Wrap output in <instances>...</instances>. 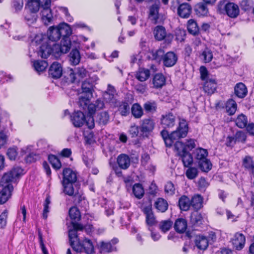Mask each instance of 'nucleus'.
I'll list each match as a JSON object with an SVG mask.
<instances>
[{"label": "nucleus", "mask_w": 254, "mask_h": 254, "mask_svg": "<svg viewBox=\"0 0 254 254\" xmlns=\"http://www.w3.org/2000/svg\"><path fill=\"white\" fill-rule=\"evenodd\" d=\"M189 130L188 124L184 119L179 118V126L175 130L170 134L166 130H163L161 135L167 146L170 147L176 140L187 136Z\"/></svg>", "instance_id": "1"}, {"label": "nucleus", "mask_w": 254, "mask_h": 254, "mask_svg": "<svg viewBox=\"0 0 254 254\" xmlns=\"http://www.w3.org/2000/svg\"><path fill=\"white\" fill-rule=\"evenodd\" d=\"M63 41L62 45L54 44L52 47L47 42L43 43L39 47L38 55L42 58L46 59L51 54L60 55L67 53L71 48V42L66 38Z\"/></svg>", "instance_id": "2"}, {"label": "nucleus", "mask_w": 254, "mask_h": 254, "mask_svg": "<svg viewBox=\"0 0 254 254\" xmlns=\"http://www.w3.org/2000/svg\"><path fill=\"white\" fill-rule=\"evenodd\" d=\"M71 33L72 31L69 25L65 23H63L57 26H51L48 30L47 35L49 39L52 41H57L63 36L60 44L62 45L63 41L65 38L70 42L69 36Z\"/></svg>", "instance_id": "3"}, {"label": "nucleus", "mask_w": 254, "mask_h": 254, "mask_svg": "<svg viewBox=\"0 0 254 254\" xmlns=\"http://www.w3.org/2000/svg\"><path fill=\"white\" fill-rule=\"evenodd\" d=\"M193 156L198 164V167L203 172H208L212 168L210 161L207 158L208 151L202 148H197L192 152Z\"/></svg>", "instance_id": "4"}, {"label": "nucleus", "mask_w": 254, "mask_h": 254, "mask_svg": "<svg viewBox=\"0 0 254 254\" xmlns=\"http://www.w3.org/2000/svg\"><path fill=\"white\" fill-rule=\"evenodd\" d=\"M64 187V192L69 196H73L74 200L76 203H80L84 199L83 193L80 186L76 183H62Z\"/></svg>", "instance_id": "5"}, {"label": "nucleus", "mask_w": 254, "mask_h": 254, "mask_svg": "<svg viewBox=\"0 0 254 254\" xmlns=\"http://www.w3.org/2000/svg\"><path fill=\"white\" fill-rule=\"evenodd\" d=\"M22 172L21 168L16 167L13 168L11 171L4 173L3 175L0 183L2 187L12 186L11 183L14 181L16 177H18Z\"/></svg>", "instance_id": "6"}, {"label": "nucleus", "mask_w": 254, "mask_h": 254, "mask_svg": "<svg viewBox=\"0 0 254 254\" xmlns=\"http://www.w3.org/2000/svg\"><path fill=\"white\" fill-rule=\"evenodd\" d=\"M74 251L77 253L85 252L87 254H91L94 252V247L92 241L87 238L80 239L77 244L74 246Z\"/></svg>", "instance_id": "7"}, {"label": "nucleus", "mask_w": 254, "mask_h": 254, "mask_svg": "<svg viewBox=\"0 0 254 254\" xmlns=\"http://www.w3.org/2000/svg\"><path fill=\"white\" fill-rule=\"evenodd\" d=\"M141 209L146 216V222L148 225L153 226L156 223V218L152 209V205L150 200L146 206L142 205Z\"/></svg>", "instance_id": "8"}, {"label": "nucleus", "mask_w": 254, "mask_h": 254, "mask_svg": "<svg viewBox=\"0 0 254 254\" xmlns=\"http://www.w3.org/2000/svg\"><path fill=\"white\" fill-rule=\"evenodd\" d=\"M231 242L234 249L240 251L245 247L246 237L242 233L237 232L234 234L233 238L231 239Z\"/></svg>", "instance_id": "9"}, {"label": "nucleus", "mask_w": 254, "mask_h": 254, "mask_svg": "<svg viewBox=\"0 0 254 254\" xmlns=\"http://www.w3.org/2000/svg\"><path fill=\"white\" fill-rule=\"evenodd\" d=\"M83 229V226L80 224H77L74 225V229L69 230L68 231V237L70 242V245L72 249H74V246H75L78 243V241L80 239L78 238L77 231L82 230Z\"/></svg>", "instance_id": "10"}, {"label": "nucleus", "mask_w": 254, "mask_h": 254, "mask_svg": "<svg viewBox=\"0 0 254 254\" xmlns=\"http://www.w3.org/2000/svg\"><path fill=\"white\" fill-rule=\"evenodd\" d=\"M160 2L158 1L151 5L149 8L148 19L154 24L159 22L160 14Z\"/></svg>", "instance_id": "11"}, {"label": "nucleus", "mask_w": 254, "mask_h": 254, "mask_svg": "<svg viewBox=\"0 0 254 254\" xmlns=\"http://www.w3.org/2000/svg\"><path fill=\"white\" fill-rule=\"evenodd\" d=\"M176 122L175 116L171 113L161 116L160 124L163 128H171L174 126Z\"/></svg>", "instance_id": "12"}, {"label": "nucleus", "mask_w": 254, "mask_h": 254, "mask_svg": "<svg viewBox=\"0 0 254 254\" xmlns=\"http://www.w3.org/2000/svg\"><path fill=\"white\" fill-rule=\"evenodd\" d=\"M70 117L72 123L75 127H80L85 123V116L81 111L74 112Z\"/></svg>", "instance_id": "13"}, {"label": "nucleus", "mask_w": 254, "mask_h": 254, "mask_svg": "<svg viewBox=\"0 0 254 254\" xmlns=\"http://www.w3.org/2000/svg\"><path fill=\"white\" fill-rule=\"evenodd\" d=\"M118 242L119 240L117 238H114L110 242L102 241L100 243V250L103 253H110L115 251L116 247L114 245Z\"/></svg>", "instance_id": "14"}, {"label": "nucleus", "mask_w": 254, "mask_h": 254, "mask_svg": "<svg viewBox=\"0 0 254 254\" xmlns=\"http://www.w3.org/2000/svg\"><path fill=\"white\" fill-rule=\"evenodd\" d=\"M63 72V68L60 64L58 62L53 63L49 70V74L55 79L61 77Z\"/></svg>", "instance_id": "15"}, {"label": "nucleus", "mask_w": 254, "mask_h": 254, "mask_svg": "<svg viewBox=\"0 0 254 254\" xmlns=\"http://www.w3.org/2000/svg\"><path fill=\"white\" fill-rule=\"evenodd\" d=\"M177 61L178 56L173 52H167L163 58L164 65L166 67L173 66L176 64Z\"/></svg>", "instance_id": "16"}, {"label": "nucleus", "mask_w": 254, "mask_h": 254, "mask_svg": "<svg viewBox=\"0 0 254 254\" xmlns=\"http://www.w3.org/2000/svg\"><path fill=\"white\" fill-rule=\"evenodd\" d=\"M63 180L62 183H76V173L70 168H65L63 170Z\"/></svg>", "instance_id": "17"}, {"label": "nucleus", "mask_w": 254, "mask_h": 254, "mask_svg": "<svg viewBox=\"0 0 254 254\" xmlns=\"http://www.w3.org/2000/svg\"><path fill=\"white\" fill-rule=\"evenodd\" d=\"M195 246L200 250H205L209 245L208 238L201 235H196L194 240Z\"/></svg>", "instance_id": "18"}, {"label": "nucleus", "mask_w": 254, "mask_h": 254, "mask_svg": "<svg viewBox=\"0 0 254 254\" xmlns=\"http://www.w3.org/2000/svg\"><path fill=\"white\" fill-rule=\"evenodd\" d=\"M178 14L182 18H187L189 17L191 12V7L188 3H183L177 8Z\"/></svg>", "instance_id": "19"}, {"label": "nucleus", "mask_w": 254, "mask_h": 254, "mask_svg": "<svg viewBox=\"0 0 254 254\" xmlns=\"http://www.w3.org/2000/svg\"><path fill=\"white\" fill-rule=\"evenodd\" d=\"M227 14L231 18L236 17L239 13L238 6L233 2H229L224 6Z\"/></svg>", "instance_id": "20"}, {"label": "nucleus", "mask_w": 254, "mask_h": 254, "mask_svg": "<svg viewBox=\"0 0 254 254\" xmlns=\"http://www.w3.org/2000/svg\"><path fill=\"white\" fill-rule=\"evenodd\" d=\"M118 165L123 170L127 169L130 165V158L127 154H121L117 158Z\"/></svg>", "instance_id": "21"}, {"label": "nucleus", "mask_w": 254, "mask_h": 254, "mask_svg": "<svg viewBox=\"0 0 254 254\" xmlns=\"http://www.w3.org/2000/svg\"><path fill=\"white\" fill-rule=\"evenodd\" d=\"M13 190L12 186L3 187L2 190L0 191V204H3L8 200L11 197Z\"/></svg>", "instance_id": "22"}, {"label": "nucleus", "mask_w": 254, "mask_h": 254, "mask_svg": "<svg viewBox=\"0 0 254 254\" xmlns=\"http://www.w3.org/2000/svg\"><path fill=\"white\" fill-rule=\"evenodd\" d=\"M41 14L42 20L45 24L48 25L53 21V16L50 6L42 8Z\"/></svg>", "instance_id": "23"}, {"label": "nucleus", "mask_w": 254, "mask_h": 254, "mask_svg": "<svg viewBox=\"0 0 254 254\" xmlns=\"http://www.w3.org/2000/svg\"><path fill=\"white\" fill-rule=\"evenodd\" d=\"M216 82L214 79L206 80L203 86L204 91L208 95L213 94L216 90Z\"/></svg>", "instance_id": "24"}, {"label": "nucleus", "mask_w": 254, "mask_h": 254, "mask_svg": "<svg viewBox=\"0 0 254 254\" xmlns=\"http://www.w3.org/2000/svg\"><path fill=\"white\" fill-rule=\"evenodd\" d=\"M166 83V78L162 73L155 74L152 78L153 87L156 89L161 88Z\"/></svg>", "instance_id": "25"}, {"label": "nucleus", "mask_w": 254, "mask_h": 254, "mask_svg": "<svg viewBox=\"0 0 254 254\" xmlns=\"http://www.w3.org/2000/svg\"><path fill=\"white\" fill-rule=\"evenodd\" d=\"M94 83L90 78L86 79L82 83L81 89L82 93L92 96Z\"/></svg>", "instance_id": "26"}, {"label": "nucleus", "mask_w": 254, "mask_h": 254, "mask_svg": "<svg viewBox=\"0 0 254 254\" xmlns=\"http://www.w3.org/2000/svg\"><path fill=\"white\" fill-rule=\"evenodd\" d=\"M187 227V221L183 218L177 219L174 224L175 230L178 233H184L186 231Z\"/></svg>", "instance_id": "27"}, {"label": "nucleus", "mask_w": 254, "mask_h": 254, "mask_svg": "<svg viewBox=\"0 0 254 254\" xmlns=\"http://www.w3.org/2000/svg\"><path fill=\"white\" fill-rule=\"evenodd\" d=\"M104 107V102L101 99H97L95 103L93 104L89 103L87 109L90 115L94 114L96 110L102 109Z\"/></svg>", "instance_id": "28"}, {"label": "nucleus", "mask_w": 254, "mask_h": 254, "mask_svg": "<svg viewBox=\"0 0 254 254\" xmlns=\"http://www.w3.org/2000/svg\"><path fill=\"white\" fill-rule=\"evenodd\" d=\"M154 207L158 211L163 213L168 209V203L165 199L159 197L155 201Z\"/></svg>", "instance_id": "29"}, {"label": "nucleus", "mask_w": 254, "mask_h": 254, "mask_svg": "<svg viewBox=\"0 0 254 254\" xmlns=\"http://www.w3.org/2000/svg\"><path fill=\"white\" fill-rule=\"evenodd\" d=\"M178 205L181 210L188 211L191 206L190 199L186 195H182L179 199Z\"/></svg>", "instance_id": "30"}, {"label": "nucleus", "mask_w": 254, "mask_h": 254, "mask_svg": "<svg viewBox=\"0 0 254 254\" xmlns=\"http://www.w3.org/2000/svg\"><path fill=\"white\" fill-rule=\"evenodd\" d=\"M150 72L149 69L140 68L136 72L135 77L139 81L143 82L146 81L150 76Z\"/></svg>", "instance_id": "31"}, {"label": "nucleus", "mask_w": 254, "mask_h": 254, "mask_svg": "<svg viewBox=\"0 0 254 254\" xmlns=\"http://www.w3.org/2000/svg\"><path fill=\"white\" fill-rule=\"evenodd\" d=\"M190 202L191 206L194 209L199 210L203 206V198L200 195H194L192 197Z\"/></svg>", "instance_id": "32"}, {"label": "nucleus", "mask_w": 254, "mask_h": 254, "mask_svg": "<svg viewBox=\"0 0 254 254\" xmlns=\"http://www.w3.org/2000/svg\"><path fill=\"white\" fill-rule=\"evenodd\" d=\"M154 127L153 121L149 119H144L142 121L141 126V130L143 133L149 132L151 131Z\"/></svg>", "instance_id": "33"}, {"label": "nucleus", "mask_w": 254, "mask_h": 254, "mask_svg": "<svg viewBox=\"0 0 254 254\" xmlns=\"http://www.w3.org/2000/svg\"><path fill=\"white\" fill-rule=\"evenodd\" d=\"M247 89L243 83H239L235 87V93L239 98H243L245 97L247 94Z\"/></svg>", "instance_id": "34"}, {"label": "nucleus", "mask_w": 254, "mask_h": 254, "mask_svg": "<svg viewBox=\"0 0 254 254\" xmlns=\"http://www.w3.org/2000/svg\"><path fill=\"white\" fill-rule=\"evenodd\" d=\"M132 192L136 198L141 199L144 194L142 185L139 183L135 184L132 187Z\"/></svg>", "instance_id": "35"}, {"label": "nucleus", "mask_w": 254, "mask_h": 254, "mask_svg": "<svg viewBox=\"0 0 254 254\" xmlns=\"http://www.w3.org/2000/svg\"><path fill=\"white\" fill-rule=\"evenodd\" d=\"M40 6L38 0H28L26 7L31 13H35L39 11Z\"/></svg>", "instance_id": "36"}, {"label": "nucleus", "mask_w": 254, "mask_h": 254, "mask_svg": "<svg viewBox=\"0 0 254 254\" xmlns=\"http://www.w3.org/2000/svg\"><path fill=\"white\" fill-rule=\"evenodd\" d=\"M110 116L106 111L102 112L98 114L96 117V121L101 125H106L109 121Z\"/></svg>", "instance_id": "37"}, {"label": "nucleus", "mask_w": 254, "mask_h": 254, "mask_svg": "<svg viewBox=\"0 0 254 254\" xmlns=\"http://www.w3.org/2000/svg\"><path fill=\"white\" fill-rule=\"evenodd\" d=\"M154 34L155 38L158 41L162 40L166 35V32L164 27L157 26L154 29Z\"/></svg>", "instance_id": "38"}, {"label": "nucleus", "mask_w": 254, "mask_h": 254, "mask_svg": "<svg viewBox=\"0 0 254 254\" xmlns=\"http://www.w3.org/2000/svg\"><path fill=\"white\" fill-rule=\"evenodd\" d=\"M131 112L133 116L136 119L140 118L143 114L142 108L138 103H135L132 105Z\"/></svg>", "instance_id": "39"}, {"label": "nucleus", "mask_w": 254, "mask_h": 254, "mask_svg": "<svg viewBox=\"0 0 254 254\" xmlns=\"http://www.w3.org/2000/svg\"><path fill=\"white\" fill-rule=\"evenodd\" d=\"M188 30L190 33L196 35L199 33V27L193 19H190L188 22Z\"/></svg>", "instance_id": "40"}, {"label": "nucleus", "mask_w": 254, "mask_h": 254, "mask_svg": "<svg viewBox=\"0 0 254 254\" xmlns=\"http://www.w3.org/2000/svg\"><path fill=\"white\" fill-rule=\"evenodd\" d=\"M69 61L73 65H76L79 64L80 61V55L78 50L73 49L69 54Z\"/></svg>", "instance_id": "41"}, {"label": "nucleus", "mask_w": 254, "mask_h": 254, "mask_svg": "<svg viewBox=\"0 0 254 254\" xmlns=\"http://www.w3.org/2000/svg\"><path fill=\"white\" fill-rule=\"evenodd\" d=\"M180 157L184 167H189L192 164L193 161V157L191 154L188 151L180 156Z\"/></svg>", "instance_id": "42"}, {"label": "nucleus", "mask_w": 254, "mask_h": 254, "mask_svg": "<svg viewBox=\"0 0 254 254\" xmlns=\"http://www.w3.org/2000/svg\"><path fill=\"white\" fill-rule=\"evenodd\" d=\"M92 96H88L85 94V96L81 95L79 97L78 102V105L79 107L82 110H85L87 109V107L90 103V98Z\"/></svg>", "instance_id": "43"}, {"label": "nucleus", "mask_w": 254, "mask_h": 254, "mask_svg": "<svg viewBox=\"0 0 254 254\" xmlns=\"http://www.w3.org/2000/svg\"><path fill=\"white\" fill-rule=\"evenodd\" d=\"M237 104L233 99L229 100L226 104V110L229 115H234L237 110Z\"/></svg>", "instance_id": "44"}, {"label": "nucleus", "mask_w": 254, "mask_h": 254, "mask_svg": "<svg viewBox=\"0 0 254 254\" xmlns=\"http://www.w3.org/2000/svg\"><path fill=\"white\" fill-rule=\"evenodd\" d=\"M175 141L176 142L174 144L175 151L179 156L188 152L186 150V146H185V144H184L182 141L177 140Z\"/></svg>", "instance_id": "45"}, {"label": "nucleus", "mask_w": 254, "mask_h": 254, "mask_svg": "<svg viewBox=\"0 0 254 254\" xmlns=\"http://www.w3.org/2000/svg\"><path fill=\"white\" fill-rule=\"evenodd\" d=\"M196 13L198 16H206L208 13V9L206 5L202 3H198L195 7Z\"/></svg>", "instance_id": "46"}, {"label": "nucleus", "mask_w": 254, "mask_h": 254, "mask_svg": "<svg viewBox=\"0 0 254 254\" xmlns=\"http://www.w3.org/2000/svg\"><path fill=\"white\" fill-rule=\"evenodd\" d=\"M48 64L45 61H36L33 64V66L36 71L40 72L44 71L48 66Z\"/></svg>", "instance_id": "47"}, {"label": "nucleus", "mask_w": 254, "mask_h": 254, "mask_svg": "<svg viewBox=\"0 0 254 254\" xmlns=\"http://www.w3.org/2000/svg\"><path fill=\"white\" fill-rule=\"evenodd\" d=\"M116 94L115 87L111 84L108 85V88L104 94L105 98L109 101L112 100Z\"/></svg>", "instance_id": "48"}, {"label": "nucleus", "mask_w": 254, "mask_h": 254, "mask_svg": "<svg viewBox=\"0 0 254 254\" xmlns=\"http://www.w3.org/2000/svg\"><path fill=\"white\" fill-rule=\"evenodd\" d=\"M48 160L52 167L55 169H60L62 167V163L59 159L54 155H49Z\"/></svg>", "instance_id": "49"}, {"label": "nucleus", "mask_w": 254, "mask_h": 254, "mask_svg": "<svg viewBox=\"0 0 254 254\" xmlns=\"http://www.w3.org/2000/svg\"><path fill=\"white\" fill-rule=\"evenodd\" d=\"M202 216L198 212L191 213L190 215V222L194 225H199L202 223Z\"/></svg>", "instance_id": "50"}, {"label": "nucleus", "mask_w": 254, "mask_h": 254, "mask_svg": "<svg viewBox=\"0 0 254 254\" xmlns=\"http://www.w3.org/2000/svg\"><path fill=\"white\" fill-rule=\"evenodd\" d=\"M235 122L237 127L239 128H243L247 127L248 123L247 118L245 115L241 114L238 116Z\"/></svg>", "instance_id": "51"}, {"label": "nucleus", "mask_w": 254, "mask_h": 254, "mask_svg": "<svg viewBox=\"0 0 254 254\" xmlns=\"http://www.w3.org/2000/svg\"><path fill=\"white\" fill-rule=\"evenodd\" d=\"M204 63H208L211 61L213 58V54L210 50L205 48L200 56Z\"/></svg>", "instance_id": "52"}, {"label": "nucleus", "mask_w": 254, "mask_h": 254, "mask_svg": "<svg viewBox=\"0 0 254 254\" xmlns=\"http://www.w3.org/2000/svg\"><path fill=\"white\" fill-rule=\"evenodd\" d=\"M173 225V222L170 220L162 221L159 223V229L163 233L168 231Z\"/></svg>", "instance_id": "53"}, {"label": "nucleus", "mask_w": 254, "mask_h": 254, "mask_svg": "<svg viewBox=\"0 0 254 254\" xmlns=\"http://www.w3.org/2000/svg\"><path fill=\"white\" fill-rule=\"evenodd\" d=\"M198 174V169L195 167H189L186 171V177L190 180H192L197 177Z\"/></svg>", "instance_id": "54"}, {"label": "nucleus", "mask_w": 254, "mask_h": 254, "mask_svg": "<svg viewBox=\"0 0 254 254\" xmlns=\"http://www.w3.org/2000/svg\"><path fill=\"white\" fill-rule=\"evenodd\" d=\"M143 107L146 112L153 113L156 111L157 104L154 101H148L144 103Z\"/></svg>", "instance_id": "55"}, {"label": "nucleus", "mask_w": 254, "mask_h": 254, "mask_svg": "<svg viewBox=\"0 0 254 254\" xmlns=\"http://www.w3.org/2000/svg\"><path fill=\"white\" fill-rule=\"evenodd\" d=\"M243 166L250 172L254 168V162L252 158L249 156L246 157L243 162Z\"/></svg>", "instance_id": "56"}, {"label": "nucleus", "mask_w": 254, "mask_h": 254, "mask_svg": "<svg viewBox=\"0 0 254 254\" xmlns=\"http://www.w3.org/2000/svg\"><path fill=\"white\" fill-rule=\"evenodd\" d=\"M8 211L5 209L0 215V228L4 229L7 224Z\"/></svg>", "instance_id": "57"}, {"label": "nucleus", "mask_w": 254, "mask_h": 254, "mask_svg": "<svg viewBox=\"0 0 254 254\" xmlns=\"http://www.w3.org/2000/svg\"><path fill=\"white\" fill-rule=\"evenodd\" d=\"M76 74L78 77V80L79 81L85 77L88 76V71L83 67H78L76 68Z\"/></svg>", "instance_id": "58"}, {"label": "nucleus", "mask_w": 254, "mask_h": 254, "mask_svg": "<svg viewBox=\"0 0 254 254\" xmlns=\"http://www.w3.org/2000/svg\"><path fill=\"white\" fill-rule=\"evenodd\" d=\"M51 203V198L50 196H47L44 203V209L43 212V217L46 219L48 217V213L49 212V205Z\"/></svg>", "instance_id": "59"}, {"label": "nucleus", "mask_w": 254, "mask_h": 254, "mask_svg": "<svg viewBox=\"0 0 254 254\" xmlns=\"http://www.w3.org/2000/svg\"><path fill=\"white\" fill-rule=\"evenodd\" d=\"M175 187L171 182H168L165 186L164 190L168 195H173L175 192Z\"/></svg>", "instance_id": "60"}, {"label": "nucleus", "mask_w": 254, "mask_h": 254, "mask_svg": "<svg viewBox=\"0 0 254 254\" xmlns=\"http://www.w3.org/2000/svg\"><path fill=\"white\" fill-rule=\"evenodd\" d=\"M69 216L73 220H78L80 218V212L76 207H72L69 210Z\"/></svg>", "instance_id": "61"}, {"label": "nucleus", "mask_w": 254, "mask_h": 254, "mask_svg": "<svg viewBox=\"0 0 254 254\" xmlns=\"http://www.w3.org/2000/svg\"><path fill=\"white\" fill-rule=\"evenodd\" d=\"M119 110L122 116H126L129 113V105L127 103L124 102L119 106Z\"/></svg>", "instance_id": "62"}, {"label": "nucleus", "mask_w": 254, "mask_h": 254, "mask_svg": "<svg viewBox=\"0 0 254 254\" xmlns=\"http://www.w3.org/2000/svg\"><path fill=\"white\" fill-rule=\"evenodd\" d=\"M44 36L42 34H40L36 35L31 42V46L42 45L43 43H45L44 42Z\"/></svg>", "instance_id": "63"}, {"label": "nucleus", "mask_w": 254, "mask_h": 254, "mask_svg": "<svg viewBox=\"0 0 254 254\" xmlns=\"http://www.w3.org/2000/svg\"><path fill=\"white\" fill-rule=\"evenodd\" d=\"M152 55L153 59L156 61H160L161 59L163 60V58L164 55V52L162 49H159L153 52Z\"/></svg>", "instance_id": "64"}]
</instances>
